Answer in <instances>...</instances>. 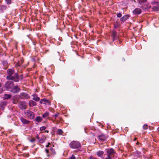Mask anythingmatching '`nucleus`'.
Instances as JSON below:
<instances>
[{
  "mask_svg": "<svg viewBox=\"0 0 159 159\" xmlns=\"http://www.w3.org/2000/svg\"><path fill=\"white\" fill-rule=\"evenodd\" d=\"M14 72V69L13 68L8 69L7 70V72L9 75L7 76V78L8 80H14L16 82L19 81V77L17 73H15L14 76H11Z\"/></svg>",
  "mask_w": 159,
  "mask_h": 159,
  "instance_id": "f257e3e1",
  "label": "nucleus"
},
{
  "mask_svg": "<svg viewBox=\"0 0 159 159\" xmlns=\"http://www.w3.org/2000/svg\"><path fill=\"white\" fill-rule=\"evenodd\" d=\"M70 147L72 148H78L80 147V143L77 141L71 142L70 144Z\"/></svg>",
  "mask_w": 159,
  "mask_h": 159,
  "instance_id": "f03ea898",
  "label": "nucleus"
},
{
  "mask_svg": "<svg viewBox=\"0 0 159 159\" xmlns=\"http://www.w3.org/2000/svg\"><path fill=\"white\" fill-rule=\"evenodd\" d=\"M107 157H106L105 159H112V156L115 153L114 150L113 149H107Z\"/></svg>",
  "mask_w": 159,
  "mask_h": 159,
  "instance_id": "7ed1b4c3",
  "label": "nucleus"
},
{
  "mask_svg": "<svg viewBox=\"0 0 159 159\" xmlns=\"http://www.w3.org/2000/svg\"><path fill=\"white\" fill-rule=\"evenodd\" d=\"M13 85V82L12 80H9L6 83L5 86L7 89H9L11 88Z\"/></svg>",
  "mask_w": 159,
  "mask_h": 159,
  "instance_id": "20e7f679",
  "label": "nucleus"
},
{
  "mask_svg": "<svg viewBox=\"0 0 159 159\" xmlns=\"http://www.w3.org/2000/svg\"><path fill=\"white\" fill-rule=\"evenodd\" d=\"M24 113L26 116L30 118H33L34 116L33 113L29 110L25 111Z\"/></svg>",
  "mask_w": 159,
  "mask_h": 159,
  "instance_id": "39448f33",
  "label": "nucleus"
},
{
  "mask_svg": "<svg viewBox=\"0 0 159 159\" xmlns=\"http://www.w3.org/2000/svg\"><path fill=\"white\" fill-rule=\"evenodd\" d=\"M27 105L26 103L25 102H20L19 105V107L20 109H25Z\"/></svg>",
  "mask_w": 159,
  "mask_h": 159,
  "instance_id": "423d86ee",
  "label": "nucleus"
},
{
  "mask_svg": "<svg viewBox=\"0 0 159 159\" xmlns=\"http://www.w3.org/2000/svg\"><path fill=\"white\" fill-rule=\"evenodd\" d=\"M20 97L21 99H28L29 97L28 95L25 93H20Z\"/></svg>",
  "mask_w": 159,
  "mask_h": 159,
  "instance_id": "0eeeda50",
  "label": "nucleus"
},
{
  "mask_svg": "<svg viewBox=\"0 0 159 159\" xmlns=\"http://www.w3.org/2000/svg\"><path fill=\"white\" fill-rule=\"evenodd\" d=\"M142 12L141 9L139 8H136L133 11V13L135 15L139 14Z\"/></svg>",
  "mask_w": 159,
  "mask_h": 159,
  "instance_id": "6e6552de",
  "label": "nucleus"
},
{
  "mask_svg": "<svg viewBox=\"0 0 159 159\" xmlns=\"http://www.w3.org/2000/svg\"><path fill=\"white\" fill-rule=\"evenodd\" d=\"M20 90V89L18 86H16L11 90V92L14 93H16L18 92Z\"/></svg>",
  "mask_w": 159,
  "mask_h": 159,
  "instance_id": "1a4fd4ad",
  "label": "nucleus"
},
{
  "mask_svg": "<svg viewBox=\"0 0 159 159\" xmlns=\"http://www.w3.org/2000/svg\"><path fill=\"white\" fill-rule=\"evenodd\" d=\"M40 102L41 104L43 103L45 104H47L49 103L48 100L45 99H41L40 101Z\"/></svg>",
  "mask_w": 159,
  "mask_h": 159,
  "instance_id": "9d476101",
  "label": "nucleus"
},
{
  "mask_svg": "<svg viewBox=\"0 0 159 159\" xmlns=\"http://www.w3.org/2000/svg\"><path fill=\"white\" fill-rule=\"evenodd\" d=\"M20 120L24 124H28L30 122L29 121L27 120L25 118L22 117L20 118Z\"/></svg>",
  "mask_w": 159,
  "mask_h": 159,
  "instance_id": "9b49d317",
  "label": "nucleus"
},
{
  "mask_svg": "<svg viewBox=\"0 0 159 159\" xmlns=\"http://www.w3.org/2000/svg\"><path fill=\"white\" fill-rule=\"evenodd\" d=\"M45 151L46 153L47 157H50L51 156V152L50 151V149L48 150L47 149H45Z\"/></svg>",
  "mask_w": 159,
  "mask_h": 159,
  "instance_id": "f8f14e48",
  "label": "nucleus"
},
{
  "mask_svg": "<svg viewBox=\"0 0 159 159\" xmlns=\"http://www.w3.org/2000/svg\"><path fill=\"white\" fill-rule=\"evenodd\" d=\"M129 17L128 15H125L120 18V20L122 21H124L129 18Z\"/></svg>",
  "mask_w": 159,
  "mask_h": 159,
  "instance_id": "ddd939ff",
  "label": "nucleus"
},
{
  "mask_svg": "<svg viewBox=\"0 0 159 159\" xmlns=\"http://www.w3.org/2000/svg\"><path fill=\"white\" fill-rule=\"evenodd\" d=\"M36 105V103L32 100H30L29 102V105L30 107H33Z\"/></svg>",
  "mask_w": 159,
  "mask_h": 159,
  "instance_id": "4468645a",
  "label": "nucleus"
},
{
  "mask_svg": "<svg viewBox=\"0 0 159 159\" xmlns=\"http://www.w3.org/2000/svg\"><path fill=\"white\" fill-rule=\"evenodd\" d=\"M42 120V118L39 116L37 117L35 120V121L38 123L41 122Z\"/></svg>",
  "mask_w": 159,
  "mask_h": 159,
  "instance_id": "2eb2a0df",
  "label": "nucleus"
},
{
  "mask_svg": "<svg viewBox=\"0 0 159 159\" xmlns=\"http://www.w3.org/2000/svg\"><path fill=\"white\" fill-rule=\"evenodd\" d=\"M104 152L103 151H100L97 152V155L100 157H102L103 155Z\"/></svg>",
  "mask_w": 159,
  "mask_h": 159,
  "instance_id": "dca6fc26",
  "label": "nucleus"
},
{
  "mask_svg": "<svg viewBox=\"0 0 159 159\" xmlns=\"http://www.w3.org/2000/svg\"><path fill=\"white\" fill-rule=\"evenodd\" d=\"M33 99L36 101H39L40 98L36 94H34L33 96Z\"/></svg>",
  "mask_w": 159,
  "mask_h": 159,
  "instance_id": "f3484780",
  "label": "nucleus"
},
{
  "mask_svg": "<svg viewBox=\"0 0 159 159\" xmlns=\"http://www.w3.org/2000/svg\"><path fill=\"white\" fill-rule=\"evenodd\" d=\"M49 115V113L48 112H45L44 114L43 115L42 117L43 118H47V117H48Z\"/></svg>",
  "mask_w": 159,
  "mask_h": 159,
  "instance_id": "a211bd4d",
  "label": "nucleus"
},
{
  "mask_svg": "<svg viewBox=\"0 0 159 159\" xmlns=\"http://www.w3.org/2000/svg\"><path fill=\"white\" fill-rule=\"evenodd\" d=\"M7 8V6L5 5H1L0 6V10L3 11Z\"/></svg>",
  "mask_w": 159,
  "mask_h": 159,
  "instance_id": "6ab92c4d",
  "label": "nucleus"
},
{
  "mask_svg": "<svg viewBox=\"0 0 159 159\" xmlns=\"http://www.w3.org/2000/svg\"><path fill=\"white\" fill-rule=\"evenodd\" d=\"M153 10L155 11H159V5L153 6L152 8Z\"/></svg>",
  "mask_w": 159,
  "mask_h": 159,
  "instance_id": "aec40b11",
  "label": "nucleus"
},
{
  "mask_svg": "<svg viewBox=\"0 0 159 159\" xmlns=\"http://www.w3.org/2000/svg\"><path fill=\"white\" fill-rule=\"evenodd\" d=\"M50 151L51 152V155H54L56 154V152L54 149L52 148H50Z\"/></svg>",
  "mask_w": 159,
  "mask_h": 159,
  "instance_id": "412c9836",
  "label": "nucleus"
},
{
  "mask_svg": "<svg viewBox=\"0 0 159 159\" xmlns=\"http://www.w3.org/2000/svg\"><path fill=\"white\" fill-rule=\"evenodd\" d=\"M11 97V96L10 95L7 94H5L4 95L3 98L5 99H7L8 98H10Z\"/></svg>",
  "mask_w": 159,
  "mask_h": 159,
  "instance_id": "4be33fe9",
  "label": "nucleus"
},
{
  "mask_svg": "<svg viewBox=\"0 0 159 159\" xmlns=\"http://www.w3.org/2000/svg\"><path fill=\"white\" fill-rule=\"evenodd\" d=\"M99 139L102 141H103L105 139V137L104 135H101L99 136Z\"/></svg>",
  "mask_w": 159,
  "mask_h": 159,
  "instance_id": "5701e85b",
  "label": "nucleus"
},
{
  "mask_svg": "<svg viewBox=\"0 0 159 159\" xmlns=\"http://www.w3.org/2000/svg\"><path fill=\"white\" fill-rule=\"evenodd\" d=\"M147 1V0H138L139 3L140 4H144Z\"/></svg>",
  "mask_w": 159,
  "mask_h": 159,
  "instance_id": "b1692460",
  "label": "nucleus"
},
{
  "mask_svg": "<svg viewBox=\"0 0 159 159\" xmlns=\"http://www.w3.org/2000/svg\"><path fill=\"white\" fill-rule=\"evenodd\" d=\"M45 138H43L41 139H39V142L40 143H43L45 141Z\"/></svg>",
  "mask_w": 159,
  "mask_h": 159,
  "instance_id": "393cba45",
  "label": "nucleus"
},
{
  "mask_svg": "<svg viewBox=\"0 0 159 159\" xmlns=\"http://www.w3.org/2000/svg\"><path fill=\"white\" fill-rule=\"evenodd\" d=\"M6 3L8 5H10L11 3V0H5Z\"/></svg>",
  "mask_w": 159,
  "mask_h": 159,
  "instance_id": "a878e982",
  "label": "nucleus"
},
{
  "mask_svg": "<svg viewBox=\"0 0 159 159\" xmlns=\"http://www.w3.org/2000/svg\"><path fill=\"white\" fill-rule=\"evenodd\" d=\"M46 129V127L45 126L41 127L40 128V130L41 131L45 130Z\"/></svg>",
  "mask_w": 159,
  "mask_h": 159,
  "instance_id": "bb28decb",
  "label": "nucleus"
},
{
  "mask_svg": "<svg viewBox=\"0 0 159 159\" xmlns=\"http://www.w3.org/2000/svg\"><path fill=\"white\" fill-rule=\"evenodd\" d=\"M148 128V126L147 125L144 124L143 126V129H146Z\"/></svg>",
  "mask_w": 159,
  "mask_h": 159,
  "instance_id": "cd10ccee",
  "label": "nucleus"
},
{
  "mask_svg": "<svg viewBox=\"0 0 159 159\" xmlns=\"http://www.w3.org/2000/svg\"><path fill=\"white\" fill-rule=\"evenodd\" d=\"M117 17L120 18L121 16L122 15L120 13H119L117 14Z\"/></svg>",
  "mask_w": 159,
  "mask_h": 159,
  "instance_id": "c85d7f7f",
  "label": "nucleus"
},
{
  "mask_svg": "<svg viewBox=\"0 0 159 159\" xmlns=\"http://www.w3.org/2000/svg\"><path fill=\"white\" fill-rule=\"evenodd\" d=\"M58 133L60 134H61L62 133V130L60 129H58Z\"/></svg>",
  "mask_w": 159,
  "mask_h": 159,
  "instance_id": "c756f323",
  "label": "nucleus"
},
{
  "mask_svg": "<svg viewBox=\"0 0 159 159\" xmlns=\"http://www.w3.org/2000/svg\"><path fill=\"white\" fill-rule=\"evenodd\" d=\"M69 159H75V158L73 155H72Z\"/></svg>",
  "mask_w": 159,
  "mask_h": 159,
  "instance_id": "7c9ffc66",
  "label": "nucleus"
},
{
  "mask_svg": "<svg viewBox=\"0 0 159 159\" xmlns=\"http://www.w3.org/2000/svg\"><path fill=\"white\" fill-rule=\"evenodd\" d=\"M35 139L34 138L32 139H31L30 140V141L31 142H34L35 141Z\"/></svg>",
  "mask_w": 159,
  "mask_h": 159,
  "instance_id": "2f4dec72",
  "label": "nucleus"
},
{
  "mask_svg": "<svg viewBox=\"0 0 159 159\" xmlns=\"http://www.w3.org/2000/svg\"><path fill=\"white\" fill-rule=\"evenodd\" d=\"M3 91V89L2 88L0 87V93H2Z\"/></svg>",
  "mask_w": 159,
  "mask_h": 159,
  "instance_id": "473e14b6",
  "label": "nucleus"
},
{
  "mask_svg": "<svg viewBox=\"0 0 159 159\" xmlns=\"http://www.w3.org/2000/svg\"><path fill=\"white\" fill-rule=\"evenodd\" d=\"M90 159H96L94 157L91 156L90 157Z\"/></svg>",
  "mask_w": 159,
  "mask_h": 159,
  "instance_id": "72a5a7b5",
  "label": "nucleus"
},
{
  "mask_svg": "<svg viewBox=\"0 0 159 159\" xmlns=\"http://www.w3.org/2000/svg\"><path fill=\"white\" fill-rule=\"evenodd\" d=\"M150 7V6L149 5L147 7H145V9H148V8H149Z\"/></svg>",
  "mask_w": 159,
  "mask_h": 159,
  "instance_id": "f704fd0d",
  "label": "nucleus"
},
{
  "mask_svg": "<svg viewBox=\"0 0 159 159\" xmlns=\"http://www.w3.org/2000/svg\"><path fill=\"white\" fill-rule=\"evenodd\" d=\"M36 138L38 140H39V139H40L39 136L38 135H37L36 136Z\"/></svg>",
  "mask_w": 159,
  "mask_h": 159,
  "instance_id": "c9c22d12",
  "label": "nucleus"
},
{
  "mask_svg": "<svg viewBox=\"0 0 159 159\" xmlns=\"http://www.w3.org/2000/svg\"><path fill=\"white\" fill-rule=\"evenodd\" d=\"M58 116V114H55V115H54L53 116H54V117H57Z\"/></svg>",
  "mask_w": 159,
  "mask_h": 159,
  "instance_id": "e433bc0d",
  "label": "nucleus"
},
{
  "mask_svg": "<svg viewBox=\"0 0 159 159\" xmlns=\"http://www.w3.org/2000/svg\"><path fill=\"white\" fill-rule=\"evenodd\" d=\"M50 144V143H48V145H46V147H47V148H48L49 147V145Z\"/></svg>",
  "mask_w": 159,
  "mask_h": 159,
  "instance_id": "4c0bfd02",
  "label": "nucleus"
},
{
  "mask_svg": "<svg viewBox=\"0 0 159 159\" xmlns=\"http://www.w3.org/2000/svg\"><path fill=\"white\" fill-rule=\"evenodd\" d=\"M116 34V32H115V31H114V32H113V34H114V36H115V34Z\"/></svg>",
  "mask_w": 159,
  "mask_h": 159,
  "instance_id": "58836bf2",
  "label": "nucleus"
},
{
  "mask_svg": "<svg viewBox=\"0 0 159 159\" xmlns=\"http://www.w3.org/2000/svg\"><path fill=\"white\" fill-rule=\"evenodd\" d=\"M45 132H46L47 133H48V130H45Z\"/></svg>",
  "mask_w": 159,
  "mask_h": 159,
  "instance_id": "ea45409f",
  "label": "nucleus"
}]
</instances>
